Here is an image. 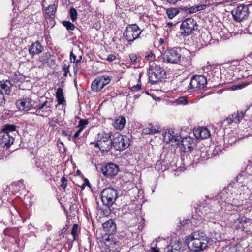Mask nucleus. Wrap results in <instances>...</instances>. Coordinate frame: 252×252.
Instances as JSON below:
<instances>
[{
  "instance_id": "nucleus-56",
  "label": "nucleus",
  "mask_w": 252,
  "mask_h": 252,
  "mask_svg": "<svg viewBox=\"0 0 252 252\" xmlns=\"http://www.w3.org/2000/svg\"><path fill=\"white\" fill-rule=\"evenodd\" d=\"M82 56H79L78 57V58L77 59V61H76V64L80 63L81 62V61L82 60Z\"/></svg>"
},
{
  "instance_id": "nucleus-4",
  "label": "nucleus",
  "mask_w": 252,
  "mask_h": 252,
  "mask_svg": "<svg viewBox=\"0 0 252 252\" xmlns=\"http://www.w3.org/2000/svg\"><path fill=\"white\" fill-rule=\"evenodd\" d=\"M111 138V135L110 133H98L96 137L97 142L95 143L94 146L98 147L102 152H108L113 146L112 140Z\"/></svg>"
},
{
  "instance_id": "nucleus-22",
  "label": "nucleus",
  "mask_w": 252,
  "mask_h": 252,
  "mask_svg": "<svg viewBox=\"0 0 252 252\" xmlns=\"http://www.w3.org/2000/svg\"><path fill=\"white\" fill-rule=\"evenodd\" d=\"M52 105V100H51L50 101H48L46 100L45 101H44L43 103L39 105L38 106H35L34 109H35V112L34 113L36 115L40 116H43V113L44 111H43V110L44 108H46V109L48 108H51Z\"/></svg>"
},
{
  "instance_id": "nucleus-52",
  "label": "nucleus",
  "mask_w": 252,
  "mask_h": 252,
  "mask_svg": "<svg viewBox=\"0 0 252 252\" xmlns=\"http://www.w3.org/2000/svg\"><path fill=\"white\" fill-rule=\"evenodd\" d=\"M197 8L198 9V11L204 9H205L207 7V5L205 4H202L201 5L196 6Z\"/></svg>"
},
{
  "instance_id": "nucleus-46",
  "label": "nucleus",
  "mask_w": 252,
  "mask_h": 252,
  "mask_svg": "<svg viewBox=\"0 0 252 252\" xmlns=\"http://www.w3.org/2000/svg\"><path fill=\"white\" fill-rule=\"evenodd\" d=\"M177 101H178V103H179V104H187V100H186V98L185 97H179Z\"/></svg>"
},
{
  "instance_id": "nucleus-45",
  "label": "nucleus",
  "mask_w": 252,
  "mask_h": 252,
  "mask_svg": "<svg viewBox=\"0 0 252 252\" xmlns=\"http://www.w3.org/2000/svg\"><path fill=\"white\" fill-rule=\"evenodd\" d=\"M78 226L77 224H74L73 225L72 230H71V234L73 236H75V235H76V234L77 233V231L78 230Z\"/></svg>"
},
{
  "instance_id": "nucleus-55",
  "label": "nucleus",
  "mask_w": 252,
  "mask_h": 252,
  "mask_svg": "<svg viewBox=\"0 0 252 252\" xmlns=\"http://www.w3.org/2000/svg\"><path fill=\"white\" fill-rule=\"evenodd\" d=\"M179 0H167V2L171 4H175Z\"/></svg>"
},
{
  "instance_id": "nucleus-25",
  "label": "nucleus",
  "mask_w": 252,
  "mask_h": 252,
  "mask_svg": "<svg viewBox=\"0 0 252 252\" xmlns=\"http://www.w3.org/2000/svg\"><path fill=\"white\" fill-rule=\"evenodd\" d=\"M56 97L58 105L63 104L65 102L63 90L61 88H58L56 93Z\"/></svg>"
},
{
  "instance_id": "nucleus-1",
  "label": "nucleus",
  "mask_w": 252,
  "mask_h": 252,
  "mask_svg": "<svg viewBox=\"0 0 252 252\" xmlns=\"http://www.w3.org/2000/svg\"><path fill=\"white\" fill-rule=\"evenodd\" d=\"M186 242L191 251L199 252L207 248L209 240L205 233L196 231L188 236Z\"/></svg>"
},
{
  "instance_id": "nucleus-39",
  "label": "nucleus",
  "mask_w": 252,
  "mask_h": 252,
  "mask_svg": "<svg viewBox=\"0 0 252 252\" xmlns=\"http://www.w3.org/2000/svg\"><path fill=\"white\" fill-rule=\"evenodd\" d=\"M217 74V75H219V72L215 71L214 72V70H211L209 73H208V75L209 76V80H212V81H215L217 79L219 78V77L217 76L216 77H215L216 74Z\"/></svg>"
},
{
  "instance_id": "nucleus-63",
  "label": "nucleus",
  "mask_w": 252,
  "mask_h": 252,
  "mask_svg": "<svg viewBox=\"0 0 252 252\" xmlns=\"http://www.w3.org/2000/svg\"><path fill=\"white\" fill-rule=\"evenodd\" d=\"M77 68H76L75 67H74V73H76L77 72Z\"/></svg>"
},
{
  "instance_id": "nucleus-58",
  "label": "nucleus",
  "mask_w": 252,
  "mask_h": 252,
  "mask_svg": "<svg viewBox=\"0 0 252 252\" xmlns=\"http://www.w3.org/2000/svg\"><path fill=\"white\" fill-rule=\"evenodd\" d=\"M188 221H189V220H183L182 221V222L181 223V225H184L186 224V223H188Z\"/></svg>"
},
{
  "instance_id": "nucleus-38",
  "label": "nucleus",
  "mask_w": 252,
  "mask_h": 252,
  "mask_svg": "<svg viewBox=\"0 0 252 252\" xmlns=\"http://www.w3.org/2000/svg\"><path fill=\"white\" fill-rule=\"evenodd\" d=\"M69 14L73 22L76 21L77 18V12L74 8H71L69 10Z\"/></svg>"
},
{
  "instance_id": "nucleus-41",
  "label": "nucleus",
  "mask_w": 252,
  "mask_h": 252,
  "mask_svg": "<svg viewBox=\"0 0 252 252\" xmlns=\"http://www.w3.org/2000/svg\"><path fill=\"white\" fill-rule=\"evenodd\" d=\"M61 181L62 182V184L61 185V187L63 188V189H65V188L66 187L67 185V180L66 178L64 176H63L61 178Z\"/></svg>"
},
{
  "instance_id": "nucleus-6",
  "label": "nucleus",
  "mask_w": 252,
  "mask_h": 252,
  "mask_svg": "<svg viewBox=\"0 0 252 252\" xmlns=\"http://www.w3.org/2000/svg\"><path fill=\"white\" fill-rule=\"evenodd\" d=\"M197 29L196 21L192 18H188L182 22L179 32L181 35L184 37L192 34Z\"/></svg>"
},
{
  "instance_id": "nucleus-24",
  "label": "nucleus",
  "mask_w": 252,
  "mask_h": 252,
  "mask_svg": "<svg viewBox=\"0 0 252 252\" xmlns=\"http://www.w3.org/2000/svg\"><path fill=\"white\" fill-rule=\"evenodd\" d=\"M125 124V118L123 116H120L115 120L113 125L116 129L121 130L124 127Z\"/></svg>"
},
{
  "instance_id": "nucleus-43",
  "label": "nucleus",
  "mask_w": 252,
  "mask_h": 252,
  "mask_svg": "<svg viewBox=\"0 0 252 252\" xmlns=\"http://www.w3.org/2000/svg\"><path fill=\"white\" fill-rule=\"evenodd\" d=\"M76 56L73 54L72 52H71L70 53V61L71 63H75L76 64Z\"/></svg>"
},
{
  "instance_id": "nucleus-51",
  "label": "nucleus",
  "mask_w": 252,
  "mask_h": 252,
  "mask_svg": "<svg viewBox=\"0 0 252 252\" xmlns=\"http://www.w3.org/2000/svg\"><path fill=\"white\" fill-rule=\"evenodd\" d=\"M178 9L179 10H180V11H184L185 13L187 14L189 12V8H188L187 7H184L182 6L180 7Z\"/></svg>"
},
{
  "instance_id": "nucleus-18",
  "label": "nucleus",
  "mask_w": 252,
  "mask_h": 252,
  "mask_svg": "<svg viewBox=\"0 0 252 252\" xmlns=\"http://www.w3.org/2000/svg\"><path fill=\"white\" fill-rule=\"evenodd\" d=\"M244 116V113L242 111H237L234 112L224 120V122H226L229 124H232L233 123H238Z\"/></svg>"
},
{
  "instance_id": "nucleus-49",
  "label": "nucleus",
  "mask_w": 252,
  "mask_h": 252,
  "mask_svg": "<svg viewBox=\"0 0 252 252\" xmlns=\"http://www.w3.org/2000/svg\"><path fill=\"white\" fill-rule=\"evenodd\" d=\"M116 57L115 55L114 54H110L109 55L108 57L106 58V60L108 61L109 62H111L113 61L116 59Z\"/></svg>"
},
{
  "instance_id": "nucleus-53",
  "label": "nucleus",
  "mask_w": 252,
  "mask_h": 252,
  "mask_svg": "<svg viewBox=\"0 0 252 252\" xmlns=\"http://www.w3.org/2000/svg\"><path fill=\"white\" fill-rule=\"evenodd\" d=\"M145 57L148 59V60H150V59H152L154 57H155V55L154 54L152 53V52H150L149 54H148V55H147Z\"/></svg>"
},
{
  "instance_id": "nucleus-13",
  "label": "nucleus",
  "mask_w": 252,
  "mask_h": 252,
  "mask_svg": "<svg viewBox=\"0 0 252 252\" xmlns=\"http://www.w3.org/2000/svg\"><path fill=\"white\" fill-rule=\"evenodd\" d=\"M119 170L118 166L113 163L107 164L101 168L102 173L107 178L116 176Z\"/></svg>"
},
{
  "instance_id": "nucleus-60",
  "label": "nucleus",
  "mask_w": 252,
  "mask_h": 252,
  "mask_svg": "<svg viewBox=\"0 0 252 252\" xmlns=\"http://www.w3.org/2000/svg\"><path fill=\"white\" fill-rule=\"evenodd\" d=\"M173 23L169 22L167 23V26L168 27H171L173 26Z\"/></svg>"
},
{
  "instance_id": "nucleus-57",
  "label": "nucleus",
  "mask_w": 252,
  "mask_h": 252,
  "mask_svg": "<svg viewBox=\"0 0 252 252\" xmlns=\"http://www.w3.org/2000/svg\"><path fill=\"white\" fill-rule=\"evenodd\" d=\"M150 252H159V251L158 249H157L155 248H152Z\"/></svg>"
},
{
  "instance_id": "nucleus-33",
  "label": "nucleus",
  "mask_w": 252,
  "mask_h": 252,
  "mask_svg": "<svg viewBox=\"0 0 252 252\" xmlns=\"http://www.w3.org/2000/svg\"><path fill=\"white\" fill-rule=\"evenodd\" d=\"M100 79L103 87L106 85L108 84L112 79V76L102 75L98 77Z\"/></svg>"
},
{
  "instance_id": "nucleus-11",
  "label": "nucleus",
  "mask_w": 252,
  "mask_h": 252,
  "mask_svg": "<svg viewBox=\"0 0 252 252\" xmlns=\"http://www.w3.org/2000/svg\"><path fill=\"white\" fill-rule=\"evenodd\" d=\"M12 86V83L9 80H6L4 82L0 81V106L5 104L4 94H9L11 91Z\"/></svg>"
},
{
  "instance_id": "nucleus-20",
  "label": "nucleus",
  "mask_w": 252,
  "mask_h": 252,
  "mask_svg": "<svg viewBox=\"0 0 252 252\" xmlns=\"http://www.w3.org/2000/svg\"><path fill=\"white\" fill-rule=\"evenodd\" d=\"M43 49L44 48L40 42L37 41L29 47V52L31 55H35L41 53Z\"/></svg>"
},
{
  "instance_id": "nucleus-16",
  "label": "nucleus",
  "mask_w": 252,
  "mask_h": 252,
  "mask_svg": "<svg viewBox=\"0 0 252 252\" xmlns=\"http://www.w3.org/2000/svg\"><path fill=\"white\" fill-rule=\"evenodd\" d=\"M14 141V137L7 133H3V135L0 137V145L3 147H10Z\"/></svg>"
},
{
  "instance_id": "nucleus-35",
  "label": "nucleus",
  "mask_w": 252,
  "mask_h": 252,
  "mask_svg": "<svg viewBox=\"0 0 252 252\" xmlns=\"http://www.w3.org/2000/svg\"><path fill=\"white\" fill-rule=\"evenodd\" d=\"M167 248L169 252H178L180 249V246L179 244L175 243L168 246Z\"/></svg>"
},
{
  "instance_id": "nucleus-23",
  "label": "nucleus",
  "mask_w": 252,
  "mask_h": 252,
  "mask_svg": "<svg viewBox=\"0 0 252 252\" xmlns=\"http://www.w3.org/2000/svg\"><path fill=\"white\" fill-rule=\"evenodd\" d=\"M246 220V217L239 216L238 218L234 220L232 222V227L236 229H242L244 221Z\"/></svg>"
},
{
  "instance_id": "nucleus-29",
  "label": "nucleus",
  "mask_w": 252,
  "mask_h": 252,
  "mask_svg": "<svg viewBox=\"0 0 252 252\" xmlns=\"http://www.w3.org/2000/svg\"><path fill=\"white\" fill-rule=\"evenodd\" d=\"M210 237L214 242H219L222 239L221 233L220 232H212L210 233Z\"/></svg>"
},
{
  "instance_id": "nucleus-47",
  "label": "nucleus",
  "mask_w": 252,
  "mask_h": 252,
  "mask_svg": "<svg viewBox=\"0 0 252 252\" xmlns=\"http://www.w3.org/2000/svg\"><path fill=\"white\" fill-rule=\"evenodd\" d=\"M43 111H44V112H42L43 113L42 117L48 116L52 113V111L49 108V109H46V108H44L43 110Z\"/></svg>"
},
{
  "instance_id": "nucleus-44",
  "label": "nucleus",
  "mask_w": 252,
  "mask_h": 252,
  "mask_svg": "<svg viewBox=\"0 0 252 252\" xmlns=\"http://www.w3.org/2000/svg\"><path fill=\"white\" fill-rule=\"evenodd\" d=\"M198 11V9L197 8L196 6H192L189 8V12L188 13L192 14L194 13H196Z\"/></svg>"
},
{
  "instance_id": "nucleus-54",
  "label": "nucleus",
  "mask_w": 252,
  "mask_h": 252,
  "mask_svg": "<svg viewBox=\"0 0 252 252\" xmlns=\"http://www.w3.org/2000/svg\"><path fill=\"white\" fill-rule=\"evenodd\" d=\"M69 65L64 64L63 67V70L64 71V72H69Z\"/></svg>"
},
{
  "instance_id": "nucleus-5",
  "label": "nucleus",
  "mask_w": 252,
  "mask_h": 252,
  "mask_svg": "<svg viewBox=\"0 0 252 252\" xmlns=\"http://www.w3.org/2000/svg\"><path fill=\"white\" fill-rule=\"evenodd\" d=\"M142 32V31L136 24H129L124 32L123 36L129 44H131L135 40L140 37Z\"/></svg>"
},
{
  "instance_id": "nucleus-31",
  "label": "nucleus",
  "mask_w": 252,
  "mask_h": 252,
  "mask_svg": "<svg viewBox=\"0 0 252 252\" xmlns=\"http://www.w3.org/2000/svg\"><path fill=\"white\" fill-rule=\"evenodd\" d=\"M166 13L168 18L172 19L179 13V11L176 8H169L166 9Z\"/></svg>"
},
{
  "instance_id": "nucleus-34",
  "label": "nucleus",
  "mask_w": 252,
  "mask_h": 252,
  "mask_svg": "<svg viewBox=\"0 0 252 252\" xmlns=\"http://www.w3.org/2000/svg\"><path fill=\"white\" fill-rule=\"evenodd\" d=\"M246 173L244 171L241 172L236 178V181L238 182L241 183H245L247 182V180L245 178L246 176Z\"/></svg>"
},
{
  "instance_id": "nucleus-28",
  "label": "nucleus",
  "mask_w": 252,
  "mask_h": 252,
  "mask_svg": "<svg viewBox=\"0 0 252 252\" xmlns=\"http://www.w3.org/2000/svg\"><path fill=\"white\" fill-rule=\"evenodd\" d=\"M57 6L55 4L49 5L45 9V14L47 18H50L55 15Z\"/></svg>"
},
{
  "instance_id": "nucleus-17",
  "label": "nucleus",
  "mask_w": 252,
  "mask_h": 252,
  "mask_svg": "<svg viewBox=\"0 0 252 252\" xmlns=\"http://www.w3.org/2000/svg\"><path fill=\"white\" fill-rule=\"evenodd\" d=\"M103 228L106 234L108 235L113 234L116 230V225L114 220L110 219L103 224Z\"/></svg>"
},
{
  "instance_id": "nucleus-9",
  "label": "nucleus",
  "mask_w": 252,
  "mask_h": 252,
  "mask_svg": "<svg viewBox=\"0 0 252 252\" xmlns=\"http://www.w3.org/2000/svg\"><path fill=\"white\" fill-rule=\"evenodd\" d=\"M113 146L115 150L122 151L127 148L129 145V139L126 136L118 134L112 140Z\"/></svg>"
},
{
  "instance_id": "nucleus-37",
  "label": "nucleus",
  "mask_w": 252,
  "mask_h": 252,
  "mask_svg": "<svg viewBox=\"0 0 252 252\" xmlns=\"http://www.w3.org/2000/svg\"><path fill=\"white\" fill-rule=\"evenodd\" d=\"M88 120L86 119H80L79 121L78 125L77 126L79 129H81L82 131L86 127V126L88 124Z\"/></svg>"
},
{
  "instance_id": "nucleus-48",
  "label": "nucleus",
  "mask_w": 252,
  "mask_h": 252,
  "mask_svg": "<svg viewBox=\"0 0 252 252\" xmlns=\"http://www.w3.org/2000/svg\"><path fill=\"white\" fill-rule=\"evenodd\" d=\"M16 186L19 187L20 189H23L25 188V186L23 184V180H21L18 181L16 183Z\"/></svg>"
},
{
  "instance_id": "nucleus-19",
  "label": "nucleus",
  "mask_w": 252,
  "mask_h": 252,
  "mask_svg": "<svg viewBox=\"0 0 252 252\" xmlns=\"http://www.w3.org/2000/svg\"><path fill=\"white\" fill-rule=\"evenodd\" d=\"M164 140L166 142H169L171 141L177 142L179 141L181 137L177 134H175L173 129H170L167 132H166L163 135Z\"/></svg>"
},
{
  "instance_id": "nucleus-61",
  "label": "nucleus",
  "mask_w": 252,
  "mask_h": 252,
  "mask_svg": "<svg viewBox=\"0 0 252 252\" xmlns=\"http://www.w3.org/2000/svg\"><path fill=\"white\" fill-rule=\"evenodd\" d=\"M46 226L47 227V229L48 230H50L52 228V226L51 225H46Z\"/></svg>"
},
{
  "instance_id": "nucleus-42",
  "label": "nucleus",
  "mask_w": 252,
  "mask_h": 252,
  "mask_svg": "<svg viewBox=\"0 0 252 252\" xmlns=\"http://www.w3.org/2000/svg\"><path fill=\"white\" fill-rule=\"evenodd\" d=\"M129 58L131 63L133 64H135L137 62V57L135 54L132 53L129 55Z\"/></svg>"
},
{
  "instance_id": "nucleus-59",
  "label": "nucleus",
  "mask_w": 252,
  "mask_h": 252,
  "mask_svg": "<svg viewBox=\"0 0 252 252\" xmlns=\"http://www.w3.org/2000/svg\"><path fill=\"white\" fill-rule=\"evenodd\" d=\"M62 135H63V136H68V134H67V132L64 131V130H63L62 132Z\"/></svg>"
},
{
  "instance_id": "nucleus-26",
  "label": "nucleus",
  "mask_w": 252,
  "mask_h": 252,
  "mask_svg": "<svg viewBox=\"0 0 252 252\" xmlns=\"http://www.w3.org/2000/svg\"><path fill=\"white\" fill-rule=\"evenodd\" d=\"M103 88L101 82L98 77L92 83L91 88L94 91L98 92Z\"/></svg>"
},
{
  "instance_id": "nucleus-40",
  "label": "nucleus",
  "mask_w": 252,
  "mask_h": 252,
  "mask_svg": "<svg viewBox=\"0 0 252 252\" xmlns=\"http://www.w3.org/2000/svg\"><path fill=\"white\" fill-rule=\"evenodd\" d=\"M140 78H141V74H139V78L138 80V83L136 85H133V86L131 87L130 88V89L131 90V91L135 92L139 91L141 90V84L139 83L140 82Z\"/></svg>"
},
{
  "instance_id": "nucleus-32",
  "label": "nucleus",
  "mask_w": 252,
  "mask_h": 252,
  "mask_svg": "<svg viewBox=\"0 0 252 252\" xmlns=\"http://www.w3.org/2000/svg\"><path fill=\"white\" fill-rule=\"evenodd\" d=\"M16 126L14 125L6 124L4 126L3 128V133L9 134L10 132H13L16 130Z\"/></svg>"
},
{
  "instance_id": "nucleus-10",
  "label": "nucleus",
  "mask_w": 252,
  "mask_h": 252,
  "mask_svg": "<svg viewBox=\"0 0 252 252\" xmlns=\"http://www.w3.org/2000/svg\"><path fill=\"white\" fill-rule=\"evenodd\" d=\"M207 79L203 75L193 76L190 81L188 89L189 90H197L203 88L207 84Z\"/></svg>"
},
{
  "instance_id": "nucleus-27",
  "label": "nucleus",
  "mask_w": 252,
  "mask_h": 252,
  "mask_svg": "<svg viewBox=\"0 0 252 252\" xmlns=\"http://www.w3.org/2000/svg\"><path fill=\"white\" fill-rule=\"evenodd\" d=\"M252 219L246 217V220L244 221L241 230L245 232L252 231Z\"/></svg>"
},
{
  "instance_id": "nucleus-2",
  "label": "nucleus",
  "mask_w": 252,
  "mask_h": 252,
  "mask_svg": "<svg viewBox=\"0 0 252 252\" xmlns=\"http://www.w3.org/2000/svg\"><path fill=\"white\" fill-rule=\"evenodd\" d=\"M118 191L113 188H108L101 192V198L103 207L100 208L102 214L107 216L111 213V207L118 198Z\"/></svg>"
},
{
  "instance_id": "nucleus-64",
  "label": "nucleus",
  "mask_w": 252,
  "mask_h": 252,
  "mask_svg": "<svg viewBox=\"0 0 252 252\" xmlns=\"http://www.w3.org/2000/svg\"><path fill=\"white\" fill-rule=\"evenodd\" d=\"M67 137L68 139L69 140H71V136H70V135H68V136H67Z\"/></svg>"
},
{
  "instance_id": "nucleus-36",
  "label": "nucleus",
  "mask_w": 252,
  "mask_h": 252,
  "mask_svg": "<svg viewBox=\"0 0 252 252\" xmlns=\"http://www.w3.org/2000/svg\"><path fill=\"white\" fill-rule=\"evenodd\" d=\"M62 24L66 28L67 31H73L75 28L74 24L69 21H63Z\"/></svg>"
},
{
  "instance_id": "nucleus-30",
  "label": "nucleus",
  "mask_w": 252,
  "mask_h": 252,
  "mask_svg": "<svg viewBox=\"0 0 252 252\" xmlns=\"http://www.w3.org/2000/svg\"><path fill=\"white\" fill-rule=\"evenodd\" d=\"M11 78L16 83H22L25 80V77L19 72H15L12 74Z\"/></svg>"
},
{
  "instance_id": "nucleus-14",
  "label": "nucleus",
  "mask_w": 252,
  "mask_h": 252,
  "mask_svg": "<svg viewBox=\"0 0 252 252\" xmlns=\"http://www.w3.org/2000/svg\"><path fill=\"white\" fill-rule=\"evenodd\" d=\"M193 139L190 137H184L181 140V150L185 152H191L193 149Z\"/></svg>"
},
{
  "instance_id": "nucleus-3",
  "label": "nucleus",
  "mask_w": 252,
  "mask_h": 252,
  "mask_svg": "<svg viewBox=\"0 0 252 252\" xmlns=\"http://www.w3.org/2000/svg\"><path fill=\"white\" fill-rule=\"evenodd\" d=\"M148 76L150 82L154 84L162 82L166 77V73L163 67L153 61L150 63Z\"/></svg>"
},
{
  "instance_id": "nucleus-12",
  "label": "nucleus",
  "mask_w": 252,
  "mask_h": 252,
  "mask_svg": "<svg viewBox=\"0 0 252 252\" xmlns=\"http://www.w3.org/2000/svg\"><path fill=\"white\" fill-rule=\"evenodd\" d=\"M35 101L32 100L30 97H26L22 99L16 101V104L19 109L27 111L32 109H34Z\"/></svg>"
},
{
  "instance_id": "nucleus-7",
  "label": "nucleus",
  "mask_w": 252,
  "mask_h": 252,
  "mask_svg": "<svg viewBox=\"0 0 252 252\" xmlns=\"http://www.w3.org/2000/svg\"><path fill=\"white\" fill-rule=\"evenodd\" d=\"M251 4L240 5L231 12L234 19L237 22H241L246 19L249 14V8Z\"/></svg>"
},
{
  "instance_id": "nucleus-21",
  "label": "nucleus",
  "mask_w": 252,
  "mask_h": 252,
  "mask_svg": "<svg viewBox=\"0 0 252 252\" xmlns=\"http://www.w3.org/2000/svg\"><path fill=\"white\" fill-rule=\"evenodd\" d=\"M193 133L195 137L202 139H206L210 136V134L207 128L201 127L193 130Z\"/></svg>"
},
{
  "instance_id": "nucleus-15",
  "label": "nucleus",
  "mask_w": 252,
  "mask_h": 252,
  "mask_svg": "<svg viewBox=\"0 0 252 252\" xmlns=\"http://www.w3.org/2000/svg\"><path fill=\"white\" fill-rule=\"evenodd\" d=\"M161 131V127L158 124L150 123L147 127L142 129L143 133L145 134L154 135L159 133Z\"/></svg>"
},
{
  "instance_id": "nucleus-62",
  "label": "nucleus",
  "mask_w": 252,
  "mask_h": 252,
  "mask_svg": "<svg viewBox=\"0 0 252 252\" xmlns=\"http://www.w3.org/2000/svg\"><path fill=\"white\" fill-rule=\"evenodd\" d=\"M69 72H64V74H63V76L64 77H66L67 75V73H68Z\"/></svg>"
},
{
  "instance_id": "nucleus-50",
  "label": "nucleus",
  "mask_w": 252,
  "mask_h": 252,
  "mask_svg": "<svg viewBox=\"0 0 252 252\" xmlns=\"http://www.w3.org/2000/svg\"><path fill=\"white\" fill-rule=\"evenodd\" d=\"M82 131L81 130V129H79V130L74 134V135L72 137V139H73V141L75 142V139L76 138H77V137H78V136H79L80 135V133L82 132Z\"/></svg>"
},
{
  "instance_id": "nucleus-8",
  "label": "nucleus",
  "mask_w": 252,
  "mask_h": 252,
  "mask_svg": "<svg viewBox=\"0 0 252 252\" xmlns=\"http://www.w3.org/2000/svg\"><path fill=\"white\" fill-rule=\"evenodd\" d=\"M181 55L177 49L171 48L167 50L163 55V60L167 63H177L181 60Z\"/></svg>"
}]
</instances>
